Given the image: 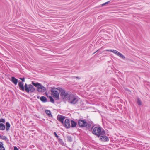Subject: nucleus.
Wrapping results in <instances>:
<instances>
[{
	"mask_svg": "<svg viewBox=\"0 0 150 150\" xmlns=\"http://www.w3.org/2000/svg\"><path fill=\"white\" fill-rule=\"evenodd\" d=\"M112 50H105V51H109V52H112Z\"/></svg>",
	"mask_w": 150,
	"mask_h": 150,
	"instance_id": "nucleus-30",
	"label": "nucleus"
},
{
	"mask_svg": "<svg viewBox=\"0 0 150 150\" xmlns=\"http://www.w3.org/2000/svg\"><path fill=\"white\" fill-rule=\"evenodd\" d=\"M32 83L35 86V87L38 86H38H39V85L40 84V83H38V82L35 83L33 81H32Z\"/></svg>",
	"mask_w": 150,
	"mask_h": 150,
	"instance_id": "nucleus-18",
	"label": "nucleus"
},
{
	"mask_svg": "<svg viewBox=\"0 0 150 150\" xmlns=\"http://www.w3.org/2000/svg\"><path fill=\"white\" fill-rule=\"evenodd\" d=\"M71 127H76L77 123L75 121L71 120Z\"/></svg>",
	"mask_w": 150,
	"mask_h": 150,
	"instance_id": "nucleus-14",
	"label": "nucleus"
},
{
	"mask_svg": "<svg viewBox=\"0 0 150 150\" xmlns=\"http://www.w3.org/2000/svg\"><path fill=\"white\" fill-rule=\"evenodd\" d=\"M110 1H107V2H105V3H103V4H102V6H104L105 5V4H107L109 3H110Z\"/></svg>",
	"mask_w": 150,
	"mask_h": 150,
	"instance_id": "nucleus-27",
	"label": "nucleus"
},
{
	"mask_svg": "<svg viewBox=\"0 0 150 150\" xmlns=\"http://www.w3.org/2000/svg\"><path fill=\"white\" fill-rule=\"evenodd\" d=\"M59 88H52L51 89L52 96L54 98L55 100H58L59 99Z\"/></svg>",
	"mask_w": 150,
	"mask_h": 150,
	"instance_id": "nucleus-3",
	"label": "nucleus"
},
{
	"mask_svg": "<svg viewBox=\"0 0 150 150\" xmlns=\"http://www.w3.org/2000/svg\"><path fill=\"white\" fill-rule=\"evenodd\" d=\"M45 112L46 114H47V110H45Z\"/></svg>",
	"mask_w": 150,
	"mask_h": 150,
	"instance_id": "nucleus-33",
	"label": "nucleus"
},
{
	"mask_svg": "<svg viewBox=\"0 0 150 150\" xmlns=\"http://www.w3.org/2000/svg\"><path fill=\"white\" fill-rule=\"evenodd\" d=\"M64 126L67 129L69 128L71 126L70 120L69 119H65L64 122Z\"/></svg>",
	"mask_w": 150,
	"mask_h": 150,
	"instance_id": "nucleus-8",
	"label": "nucleus"
},
{
	"mask_svg": "<svg viewBox=\"0 0 150 150\" xmlns=\"http://www.w3.org/2000/svg\"><path fill=\"white\" fill-rule=\"evenodd\" d=\"M40 99L43 102H45L46 101V98L44 96H41L40 97Z\"/></svg>",
	"mask_w": 150,
	"mask_h": 150,
	"instance_id": "nucleus-17",
	"label": "nucleus"
},
{
	"mask_svg": "<svg viewBox=\"0 0 150 150\" xmlns=\"http://www.w3.org/2000/svg\"><path fill=\"white\" fill-rule=\"evenodd\" d=\"M87 122L85 120H80L78 121V125L80 127H84L87 126Z\"/></svg>",
	"mask_w": 150,
	"mask_h": 150,
	"instance_id": "nucleus-6",
	"label": "nucleus"
},
{
	"mask_svg": "<svg viewBox=\"0 0 150 150\" xmlns=\"http://www.w3.org/2000/svg\"><path fill=\"white\" fill-rule=\"evenodd\" d=\"M54 134L56 137H57V138H59V136L57 135V134L55 132H54Z\"/></svg>",
	"mask_w": 150,
	"mask_h": 150,
	"instance_id": "nucleus-26",
	"label": "nucleus"
},
{
	"mask_svg": "<svg viewBox=\"0 0 150 150\" xmlns=\"http://www.w3.org/2000/svg\"><path fill=\"white\" fill-rule=\"evenodd\" d=\"M20 79L23 82H25V78H20Z\"/></svg>",
	"mask_w": 150,
	"mask_h": 150,
	"instance_id": "nucleus-28",
	"label": "nucleus"
},
{
	"mask_svg": "<svg viewBox=\"0 0 150 150\" xmlns=\"http://www.w3.org/2000/svg\"><path fill=\"white\" fill-rule=\"evenodd\" d=\"M137 103L140 106L142 105L141 101L139 98L138 99H137Z\"/></svg>",
	"mask_w": 150,
	"mask_h": 150,
	"instance_id": "nucleus-24",
	"label": "nucleus"
},
{
	"mask_svg": "<svg viewBox=\"0 0 150 150\" xmlns=\"http://www.w3.org/2000/svg\"><path fill=\"white\" fill-rule=\"evenodd\" d=\"M87 128L88 129H89L90 127H91V129H93L94 126L93 122L92 121L89 122H87Z\"/></svg>",
	"mask_w": 150,
	"mask_h": 150,
	"instance_id": "nucleus-11",
	"label": "nucleus"
},
{
	"mask_svg": "<svg viewBox=\"0 0 150 150\" xmlns=\"http://www.w3.org/2000/svg\"><path fill=\"white\" fill-rule=\"evenodd\" d=\"M117 56H119L121 58L123 59H125V56H124L123 55H122L121 53L120 52L118 53V54L117 55Z\"/></svg>",
	"mask_w": 150,
	"mask_h": 150,
	"instance_id": "nucleus-20",
	"label": "nucleus"
},
{
	"mask_svg": "<svg viewBox=\"0 0 150 150\" xmlns=\"http://www.w3.org/2000/svg\"><path fill=\"white\" fill-rule=\"evenodd\" d=\"M0 150H5L3 142H0Z\"/></svg>",
	"mask_w": 150,
	"mask_h": 150,
	"instance_id": "nucleus-15",
	"label": "nucleus"
},
{
	"mask_svg": "<svg viewBox=\"0 0 150 150\" xmlns=\"http://www.w3.org/2000/svg\"><path fill=\"white\" fill-rule=\"evenodd\" d=\"M69 103L72 104H76L78 101V99L76 96L71 94L68 99Z\"/></svg>",
	"mask_w": 150,
	"mask_h": 150,
	"instance_id": "nucleus-5",
	"label": "nucleus"
},
{
	"mask_svg": "<svg viewBox=\"0 0 150 150\" xmlns=\"http://www.w3.org/2000/svg\"><path fill=\"white\" fill-rule=\"evenodd\" d=\"M59 91L60 92V96L61 97L64 99H67L68 100L70 95L71 93L69 91H66L63 88H59Z\"/></svg>",
	"mask_w": 150,
	"mask_h": 150,
	"instance_id": "nucleus-2",
	"label": "nucleus"
},
{
	"mask_svg": "<svg viewBox=\"0 0 150 150\" xmlns=\"http://www.w3.org/2000/svg\"><path fill=\"white\" fill-rule=\"evenodd\" d=\"M49 98L50 99V101L52 103H54V99L51 96H49Z\"/></svg>",
	"mask_w": 150,
	"mask_h": 150,
	"instance_id": "nucleus-23",
	"label": "nucleus"
},
{
	"mask_svg": "<svg viewBox=\"0 0 150 150\" xmlns=\"http://www.w3.org/2000/svg\"><path fill=\"white\" fill-rule=\"evenodd\" d=\"M10 127V125L8 122L6 123V130L8 131Z\"/></svg>",
	"mask_w": 150,
	"mask_h": 150,
	"instance_id": "nucleus-19",
	"label": "nucleus"
},
{
	"mask_svg": "<svg viewBox=\"0 0 150 150\" xmlns=\"http://www.w3.org/2000/svg\"><path fill=\"white\" fill-rule=\"evenodd\" d=\"M65 118V117L64 116L59 115L57 116V119L62 124H64V120Z\"/></svg>",
	"mask_w": 150,
	"mask_h": 150,
	"instance_id": "nucleus-7",
	"label": "nucleus"
},
{
	"mask_svg": "<svg viewBox=\"0 0 150 150\" xmlns=\"http://www.w3.org/2000/svg\"><path fill=\"white\" fill-rule=\"evenodd\" d=\"M67 138L68 139V141H69V142H71L72 140V139L71 137L69 136H68L67 137Z\"/></svg>",
	"mask_w": 150,
	"mask_h": 150,
	"instance_id": "nucleus-25",
	"label": "nucleus"
},
{
	"mask_svg": "<svg viewBox=\"0 0 150 150\" xmlns=\"http://www.w3.org/2000/svg\"><path fill=\"white\" fill-rule=\"evenodd\" d=\"M46 90V88L40 84L39 86L38 87V91L39 92H43L45 91Z\"/></svg>",
	"mask_w": 150,
	"mask_h": 150,
	"instance_id": "nucleus-10",
	"label": "nucleus"
},
{
	"mask_svg": "<svg viewBox=\"0 0 150 150\" xmlns=\"http://www.w3.org/2000/svg\"><path fill=\"white\" fill-rule=\"evenodd\" d=\"M5 129V127L4 124L0 123V130H4Z\"/></svg>",
	"mask_w": 150,
	"mask_h": 150,
	"instance_id": "nucleus-16",
	"label": "nucleus"
},
{
	"mask_svg": "<svg viewBox=\"0 0 150 150\" xmlns=\"http://www.w3.org/2000/svg\"><path fill=\"white\" fill-rule=\"evenodd\" d=\"M112 52L115 53L117 55L118 54V53H119V52L117 51L114 50H112Z\"/></svg>",
	"mask_w": 150,
	"mask_h": 150,
	"instance_id": "nucleus-22",
	"label": "nucleus"
},
{
	"mask_svg": "<svg viewBox=\"0 0 150 150\" xmlns=\"http://www.w3.org/2000/svg\"><path fill=\"white\" fill-rule=\"evenodd\" d=\"M18 84L19 89L23 91H24L25 86H24L23 83L21 82H19Z\"/></svg>",
	"mask_w": 150,
	"mask_h": 150,
	"instance_id": "nucleus-12",
	"label": "nucleus"
},
{
	"mask_svg": "<svg viewBox=\"0 0 150 150\" xmlns=\"http://www.w3.org/2000/svg\"><path fill=\"white\" fill-rule=\"evenodd\" d=\"M14 150H19L17 147L15 146L14 148Z\"/></svg>",
	"mask_w": 150,
	"mask_h": 150,
	"instance_id": "nucleus-31",
	"label": "nucleus"
},
{
	"mask_svg": "<svg viewBox=\"0 0 150 150\" xmlns=\"http://www.w3.org/2000/svg\"><path fill=\"white\" fill-rule=\"evenodd\" d=\"M59 141H60L61 140L62 142L61 143V144L62 145H63V144H64V143L62 141V139H61L59 138Z\"/></svg>",
	"mask_w": 150,
	"mask_h": 150,
	"instance_id": "nucleus-29",
	"label": "nucleus"
},
{
	"mask_svg": "<svg viewBox=\"0 0 150 150\" xmlns=\"http://www.w3.org/2000/svg\"><path fill=\"white\" fill-rule=\"evenodd\" d=\"M92 133L99 137L101 135H104L105 132L104 130L100 126L96 127L93 129Z\"/></svg>",
	"mask_w": 150,
	"mask_h": 150,
	"instance_id": "nucleus-1",
	"label": "nucleus"
},
{
	"mask_svg": "<svg viewBox=\"0 0 150 150\" xmlns=\"http://www.w3.org/2000/svg\"><path fill=\"white\" fill-rule=\"evenodd\" d=\"M1 137V136L0 135V138Z\"/></svg>",
	"mask_w": 150,
	"mask_h": 150,
	"instance_id": "nucleus-34",
	"label": "nucleus"
},
{
	"mask_svg": "<svg viewBox=\"0 0 150 150\" xmlns=\"http://www.w3.org/2000/svg\"><path fill=\"white\" fill-rule=\"evenodd\" d=\"M27 93H31L34 92L35 89L33 86L31 84H27L25 83V90Z\"/></svg>",
	"mask_w": 150,
	"mask_h": 150,
	"instance_id": "nucleus-4",
	"label": "nucleus"
},
{
	"mask_svg": "<svg viewBox=\"0 0 150 150\" xmlns=\"http://www.w3.org/2000/svg\"><path fill=\"white\" fill-rule=\"evenodd\" d=\"M75 78H76L78 79H80L79 77H75Z\"/></svg>",
	"mask_w": 150,
	"mask_h": 150,
	"instance_id": "nucleus-32",
	"label": "nucleus"
},
{
	"mask_svg": "<svg viewBox=\"0 0 150 150\" xmlns=\"http://www.w3.org/2000/svg\"><path fill=\"white\" fill-rule=\"evenodd\" d=\"M47 116L50 117H52V115L51 114L50 111L49 110H47Z\"/></svg>",
	"mask_w": 150,
	"mask_h": 150,
	"instance_id": "nucleus-21",
	"label": "nucleus"
},
{
	"mask_svg": "<svg viewBox=\"0 0 150 150\" xmlns=\"http://www.w3.org/2000/svg\"><path fill=\"white\" fill-rule=\"evenodd\" d=\"M11 81L15 85H17L18 82V79L15 78L14 77H11Z\"/></svg>",
	"mask_w": 150,
	"mask_h": 150,
	"instance_id": "nucleus-13",
	"label": "nucleus"
},
{
	"mask_svg": "<svg viewBox=\"0 0 150 150\" xmlns=\"http://www.w3.org/2000/svg\"><path fill=\"white\" fill-rule=\"evenodd\" d=\"M104 135H101L99 137L100 140L104 142H107L109 141V138Z\"/></svg>",
	"mask_w": 150,
	"mask_h": 150,
	"instance_id": "nucleus-9",
	"label": "nucleus"
}]
</instances>
